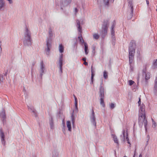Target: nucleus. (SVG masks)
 I'll use <instances>...</instances> for the list:
<instances>
[{
	"mask_svg": "<svg viewBox=\"0 0 157 157\" xmlns=\"http://www.w3.org/2000/svg\"><path fill=\"white\" fill-rule=\"evenodd\" d=\"M44 69H40V76L41 79H42V77L43 75V74L44 73Z\"/></svg>",
	"mask_w": 157,
	"mask_h": 157,
	"instance_id": "nucleus-29",
	"label": "nucleus"
},
{
	"mask_svg": "<svg viewBox=\"0 0 157 157\" xmlns=\"http://www.w3.org/2000/svg\"><path fill=\"white\" fill-rule=\"evenodd\" d=\"M84 49H88V46L87 44L85 42L84 43Z\"/></svg>",
	"mask_w": 157,
	"mask_h": 157,
	"instance_id": "nucleus-43",
	"label": "nucleus"
},
{
	"mask_svg": "<svg viewBox=\"0 0 157 157\" xmlns=\"http://www.w3.org/2000/svg\"><path fill=\"white\" fill-rule=\"evenodd\" d=\"M93 38L95 39H98L99 38V36L96 34H95L93 35Z\"/></svg>",
	"mask_w": 157,
	"mask_h": 157,
	"instance_id": "nucleus-34",
	"label": "nucleus"
},
{
	"mask_svg": "<svg viewBox=\"0 0 157 157\" xmlns=\"http://www.w3.org/2000/svg\"><path fill=\"white\" fill-rule=\"evenodd\" d=\"M94 75H93L92 74H91V83H90V84H93V79H94Z\"/></svg>",
	"mask_w": 157,
	"mask_h": 157,
	"instance_id": "nucleus-42",
	"label": "nucleus"
},
{
	"mask_svg": "<svg viewBox=\"0 0 157 157\" xmlns=\"http://www.w3.org/2000/svg\"><path fill=\"white\" fill-rule=\"evenodd\" d=\"M75 105L76 110L78 111V100L77 98H75Z\"/></svg>",
	"mask_w": 157,
	"mask_h": 157,
	"instance_id": "nucleus-28",
	"label": "nucleus"
},
{
	"mask_svg": "<svg viewBox=\"0 0 157 157\" xmlns=\"http://www.w3.org/2000/svg\"><path fill=\"white\" fill-rule=\"evenodd\" d=\"M96 48V47L94 46H92V52L94 54L95 53V49Z\"/></svg>",
	"mask_w": 157,
	"mask_h": 157,
	"instance_id": "nucleus-39",
	"label": "nucleus"
},
{
	"mask_svg": "<svg viewBox=\"0 0 157 157\" xmlns=\"http://www.w3.org/2000/svg\"><path fill=\"white\" fill-rule=\"evenodd\" d=\"M28 108L33 113L34 115H35V117H36L37 116V115L36 113V111L35 109H34V107L32 106L29 107V106H28Z\"/></svg>",
	"mask_w": 157,
	"mask_h": 157,
	"instance_id": "nucleus-17",
	"label": "nucleus"
},
{
	"mask_svg": "<svg viewBox=\"0 0 157 157\" xmlns=\"http://www.w3.org/2000/svg\"><path fill=\"white\" fill-rule=\"evenodd\" d=\"M128 82H129V84L130 86L132 85L134 83V82L132 80H129L128 81Z\"/></svg>",
	"mask_w": 157,
	"mask_h": 157,
	"instance_id": "nucleus-40",
	"label": "nucleus"
},
{
	"mask_svg": "<svg viewBox=\"0 0 157 157\" xmlns=\"http://www.w3.org/2000/svg\"><path fill=\"white\" fill-rule=\"evenodd\" d=\"M152 123H153V121H154V120H153V119H152Z\"/></svg>",
	"mask_w": 157,
	"mask_h": 157,
	"instance_id": "nucleus-63",
	"label": "nucleus"
},
{
	"mask_svg": "<svg viewBox=\"0 0 157 157\" xmlns=\"http://www.w3.org/2000/svg\"><path fill=\"white\" fill-rule=\"evenodd\" d=\"M0 116L2 118H6L5 110L3 109H2V112L0 113Z\"/></svg>",
	"mask_w": 157,
	"mask_h": 157,
	"instance_id": "nucleus-18",
	"label": "nucleus"
},
{
	"mask_svg": "<svg viewBox=\"0 0 157 157\" xmlns=\"http://www.w3.org/2000/svg\"><path fill=\"white\" fill-rule=\"evenodd\" d=\"M127 143H128L130 145H131L129 141L127 142Z\"/></svg>",
	"mask_w": 157,
	"mask_h": 157,
	"instance_id": "nucleus-61",
	"label": "nucleus"
},
{
	"mask_svg": "<svg viewBox=\"0 0 157 157\" xmlns=\"http://www.w3.org/2000/svg\"><path fill=\"white\" fill-rule=\"evenodd\" d=\"M136 149L135 150V151H134V155L133 157H135V155L136 154Z\"/></svg>",
	"mask_w": 157,
	"mask_h": 157,
	"instance_id": "nucleus-57",
	"label": "nucleus"
},
{
	"mask_svg": "<svg viewBox=\"0 0 157 157\" xmlns=\"http://www.w3.org/2000/svg\"><path fill=\"white\" fill-rule=\"evenodd\" d=\"M76 26L78 28V31H79V32L81 33L82 32V28L80 25V21L78 20H76Z\"/></svg>",
	"mask_w": 157,
	"mask_h": 157,
	"instance_id": "nucleus-16",
	"label": "nucleus"
},
{
	"mask_svg": "<svg viewBox=\"0 0 157 157\" xmlns=\"http://www.w3.org/2000/svg\"><path fill=\"white\" fill-rule=\"evenodd\" d=\"M125 130L124 129H123V130L122 131V134L123 135V139H124L123 140L124 141H125Z\"/></svg>",
	"mask_w": 157,
	"mask_h": 157,
	"instance_id": "nucleus-36",
	"label": "nucleus"
},
{
	"mask_svg": "<svg viewBox=\"0 0 157 157\" xmlns=\"http://www.w3.org/2000/svg\"><path fill=\"white\" fill-rule=\"evenodd\" d=\"M59 65V73L61 74L63 73L62 66L63 65V55L61 54L59 57V61L58 63Z\"/></svg>",
	"mask_w": 157,
	"mask_h": 157,
	"instance_id": "nucleus-7",
	"label": "nucleus"
},
{
	"mask_svg": "<svg viewBox=\"0 0 157 157\" xmlns=\"http://www.w3.org/2000/svg\"><path fill=\"white\" fill-rule=\"evenodd\" d=\"M0 137L1 138L2 144L5 146L6 143L5 140V135L2 128H0Z\"/></svg>",
	"mask_w": 157,
	"mask_h": 157,
	"instance_id": "nucleus-12",
	"label": "nucleus"
},
{
	"mask_svg": "<svg viewBox=\"0 0 157 157\" xmlns=\"http://www.w3.org/2000/svg\"><path fill=\"white\" fill-rule=\"evenodd\" d=\"M75 12L76 13H77L78 12V10L76 8H75Z\"/></svg>",
	"mask_w": 157,
	"mask_h": 157,
	"instance_id": "nucleus-55",
	"label": "nucleus"
},
{
	"mask_svg": "<svg viewBox=\"0 0 157 157\" xmlns=\"http://www.w3.org/2000/svg\"><path fill=\"white\" fill-rule=\"evenodd\" d=\"M71 0H61L60 2L61 9L63 10V7L67 6L71 2Z\"/></svg>",
	"mask_w": 157,
	"mask_h": 157,
	"instance_id": "nucleus-8",
	"label": "nucleus"
},
{
	"mask_svg": "<svg viewBox=\"0 0 157 157\" xmlns=\"http://www.w3.org/2000/svg\"><path fill=\"white\" fill-rule=\"evenodd\" d=\"M67 127L69 131L71 132V122L70 121H67Z\"/></svg>",
	"mask_w": 157,
	"mask_h": 157,
	"instance_id": "nucleus-21",
	"label": "nucleus"
},
{
	"mask_svg": "<svg viewBox=\"0 0 157 157\" xmlns=\"http://www.w3.org/2000/svg\"><path fill=\"white\" fill-rule=\"evenodd\" d=\"M153 67L154 68H157V59L154 62L153 64Z\"/></svg>",
	"mask_w": 157,
	"mask_h": 157,
	"instance_id": "nucleus-31",
	"label": "nucleus"
},
{
	"mask_svg": "<svg viewBox=\"0 0 157 157\" xmlns=\"http://www.w3.org/2000/svg\"><path fill=\"white\" fill-rule=\"evenodd\" d=\"M112 136L113 138V140L114 142L117 144H118V142L117 136L113 134H112Z\"/></svg>",
	"mask_w": 157,
	"mask_h": 157,
	"instance_id": "nucleus-22",
	"label": "nucleus"
},
{
	"mask_svg": "<svg viewBox=\"0 0 157 157\" xmlns=\"http://www.w3.org/2000/svg\"><path fill=\"white\" fill-rule=\"evenodd\" d=\"M133 62V60H132L131 62H130V61H129V64L130 65V68L131 70H133V67L132 66V64Z\"/></svg>",
	"mask_w": 157,
	"mask_h": 157,
	"instance_id": "nucleus-37",
	"label": "nucleus"
},
{
	"mask_svg": "<svg viewBox=\"0 0 157 157\" xmlns=\"http://www.w3.org/2000/svg\"><path fill=\"white\" fill-rule=\"evenodd\" d=\"M7 72H8V70H7V71L4 74V76H6L7 75Z\"/></svg>",
	"mask_w": 157,
	"mask_h": 157,
	"instance_id": "nucleus-54",
	"label": "nucleus"
},
{
	"mask_svg": "<svg viewBox=\"0 0 157 157\" xmlns=\"http://www.w3.org/2000/svg\"><path fill=\"white\" fill-rule=\"evenodd\" d=\"M110 0H103V2L105 6L107 7L109 6V2Z\"/></svg>",
	"mask_w": 157,
	"mask_h": 157,
	"instance_id": "nucleus-24",
	"label": "nucleus"
},
{
	"mask_svg": "<svg viewBox=\"0 0 157 157\" xmlns=\"http://www.w3.org/2000/svg\"><path fill=\"white\" fill-rule=\"evenodd\" d=\"M62 124H63V128H65V124L63 121Z\"/></svg>",
	"mask_w": 157,
	"mask_h": 157,
	"instance_id": "nucleus-50",
	"label": "nucleus"
},
{
	"mask_svg": "<svg viewBox=\"0 0 157 157\" xmlns=\"http://www.w3.org/2000/svg\"><path fill=\"white\" fill-rule=\"evenodd\" d=\"M115 32L114 29H111V35L112 36V38L113 40H115V36H114Z\"/></svg>",
	"mask_w": 157,
	"mask_h": 157,
	"instance_id": "nucleus-25",
	"label": "nucleus"
},
{
	"mask_svg": "<svg viewBox=\"0 0 157 157\" xmlns=\"http://www.w3.org/2000/svg\"><path fill=\"white\" fill-rule=\"evenodd\" d=\"M148 140H149V139H148V140L147 141V145L148 144Z\"/></svg>",
	"mask_w": 157,
	"mask_h": 157,
	"instance_id": "nucleus-64",
	"label": "nucleus"
},
{
	"mask_svg": "<svg viewBox=\"0 0 157 157\" xmlns=\"http://www.w3.org/2000/svg\"><path fill=\"white\" fill-rule=\"evenodd\" d=\"M24 35V38L23 44L25 46H29L31 45L32 41L31 37V33L26 26L25 28Z\"/></svg>",
	"mask_w": 157,
	"mask_h": 157,
	"instance_id": "nucleus-1",
	"label": "nucleus"
},
{
	"mask_svg": "<svg viewBox=\"0 0 157 157\" xmlns=\"http://www.w3.org/2000/svg\"><path fill=\"white\" fill-rule=\"evenodd\" d=\"M5 6V3L4 0H0V10H3Z\"/></svg>",
	"mask_w": 157,
	"mask_h": 157,
	"instance_id": "nucleus-19",
	"label": "nucleus"
},
{
	"mask_svg": "<svg viewBox=\"0 0 157 157\" xmlns=\"http://www.w3.org/2000/svg\"><path fill=\"white\" fill-rule=\"evenodd\" d=\"M142 155L141 154H140L139 155V157H142Z\"/></svg>",
	"mask_w": 157,
	"mask_h": 157,
	"instance_id": "nucleus-60",
	"label": "nucleus"
},
{
	"mask_svg": "<svg viewBox=\"0 0 157 157\" xmlns=\"http://www.w3.org/2000/svg\"><path fill=\"white\" fill-rule=\"evenodd\" d=\"M40 69H45L44 65L43 62V61H41V62H40Z\"/></svg>",
	"mask_w": 157,
	"mask_h": 157,
	"instance_id": "nucleus-32",
	"label": "nucleus"
},
{
	"mask_svg": "<svg viewBox=\"0 0 157 157\" xmlns=\"http://www.w3.org/2000/svg\"><path fill=\"white\" fill-rule=\"evenodd\" d=\"M52 154V157H57L58 156V153L56 151H54Z\"/></svg>",
	"mask_w": 157,
	"mask_h": 157,
	"instance_id": "nucleus-30",
	"label": "nucleus"
},
{
	"mask_svg": "<svg viewBox=\"0 0 157 157\" xmlns=\"http://www.w3.org/2000/svg\"><path fill=\"white\" fill-rule=\"evenodd\" d=\"M126 141H127V142L129 141V139L128 137V134L127 132L126 133Z\"/></svg>",
	"mask_w": 157,
	"mask_h": 157,
	"instance_id": "nucleus-47",
	"label": "nucleus"
},
{
	"mask_svg": "<svg viewBox=\"0 0 157 157\" xmlns=\"http://www.w3.org/2000/svg\"><path fill=\"white\" fill-rule=\"evenodd\" d=\"M103 84L102 81H101L99 88V96L100 98V104L104 107L105 105L104 103V99L105 97L104 88L102 86Z\"/></svg>",
	"mask_w": 157,
	"mask_h": 157,
	"instance_id": "nucleus-4",
	"label": "nucleus"
},
{
	"mask_svg": "<svg viewBox=\"0 0 157 157\" xmlns=\"http://www.w3.org/2000/svg\"><path fill=\"white\" fill-rule=\"evenodd\" d=\"M73 96H74V97L75 98H75H77L76 97V96H75V95L74 94L73 95Z\"/></svg>",
	"mask_w": 157,
	"mask_h": 157,
	"instance_id": "nucleus-58",
	"label": "nucleus"
},
{
	"mask_svg": "<svg viewBox=\"0 0 157 157\" xmlns=\"http://www.w3.org/2000/svg\"><path fill=\"white\" fill-rule=\"evenodd\" d=\"M82 60L84 61H85L86 60V58L85 57L83 58Z\"/></svg>",
	"mask_w": 157,
	"mask_h": 157,
	"instance_id": "nucleus-53",
	"label": "nucleus"
},
{
	"mask_svg": "<svg viewBox=\"0 0 157 157\" xmlns=\"http://www.w3.org/2000/svg\"><path fill=\"white\" fill-rule=\"evenodd\" d=\"M152 126L154 128H155L156 126V123L155 121H153V123H152Z\"/></svg>",
	"mask_w": 157,
	"mask_h": 157,
	"instance_id": "nucleus-45",
	"label": "nucleus"
},
{
	"mask_svg": "<svg viewBox=\"0 0 157 157\" xmlns=\"http://www.w3.org/2000/svg\"><path fill=\"white\" fill-rule=\"evenodd\" d=\"M4 78L3 75H1L0 76V83L1 84L2 82H3Z\"/></svg>",
	"mask_w": 157,
	"mask_h": 157,
	"instance_id": "nucleus-35",
	"label": "nucleus"
},
{
	"mask_svg": "<svg viewBox=\"0 0 157 157\" xmlns=\"http://www.w3.org/2000/svg\"><path fill=\"white\" fill-rule=\"evenodd\" d=\"M59 50L60 53L63 52L64 47L61 44H60L59 46Z\"/></svg>",
	"mask_w": 157,
	"mask_h": 157,
	"instance_id": "nucleus-23",
	"label": "nucleus"
},
{
	"mask_svg": "<svg viewBox=\"0 0 157 157\" xmlns=\"http://www.w3.org/2000/svg\"><path fill=\"white\" fill-rule=\"evenodd\" d=\"M65 128H63V127L62 128V131L64 134H65Z\"/></svg>",
	"mask_w": 157,
	"mask_h": 157,
	"instance_id": "nucleus-51",
	"label": "nucleus"
},
{
	"mask_svg": "<svg viewBox=\"0 0 157 157\" xmlns=\"http://www.w3.org/2000/svg\"><path fill=\"white\" fill-rule=\"evenodd\" d=\"M115 21H113V24L112 25V26H111V29H114V27H115Z\"/></svg>",
	"mask_w": 157,
	"mask_h": 157,
	"instance_id": "nucleus-41",
	"label": "nucleus"
},
{
	"mask_svg": "<svg viewBox=\"0 0 157 157\" xmlns=\"http://www.w3.org/2000/svg\"><path fill=\"white\" fill-rule=\"evenodd\" d=\"M139 125L140 127H142L143 124H144L146 131H147V120L146 118V116L139 117L138 119Z\"/></svg>",
	"mask_w": 157,
	"mask_h": 157,
	"instance_id": "nucleus-5",
	"label": "nucleus"
},
{
	"mask_svg": "<svg viewBox=\"0 0 157 157\" xmlns=\"http://www.w3.org/2000/svg\"><path fill=\"white\" fill-rule=\"evenodd\" d=\"M110 108L111 109H113L115 107V105L113 103H111L109 105Z\"/></svg>",
	"mask_w": 157,
	"mask_h": 157,
	"instance_id": "nucleus-38",
	"label": "nucleus"
},
{
	"mask_svg": "<svg viewBox=\"0 0 157 157\" xmlns=\"http://www.w3.org/2000/svg\"><path fill=\"white\" fill-rule=\"evenodd\" d=\"M84 64L85 65L87 66L88 65V63L86 61H84Z\"/></svg>",
	"mask_w": 157,
	"mask_h": 157,
	"instance_id": "nucleus-52",
	"label": "nucleus"
},
{
	"mask_svg": "<svg viewBox=\"0 0 157 157\" xmlns=\"http://www.w3.org/2000/svg\"><path fill=\"white\" fill-rule=\"evenodd\" d=\"M128 10L131 11L130 13L127 16L128 19H130L133 16V6L132 5V0H128Z\"/></svg>",
	"mask_w": 157,
	"mask_h": 157,
	"instance_id": "nucleus-6",
	"label": "nucleus"
},
{
	"mask_svg": "<svg viewBox=\"0 0 157 157\" xmlns=\"http://www.w3.org/2000/svg\"><path fill=\"white\" fill-rule=\"evenodd\" d=\"M49 124L51 128L53 129L54 128V124L52 118L51 117L49 119Z\"/></svg>",
	"mask_w": 157,
	"mask_h": 157,
	"instance_id": "nucleus-20",
	"label": "nucleus"
},
{
	"mask_svg": "<svg viewBox=\"0 0 157 157\" xmlns=\"http://www.w3.org/2000/svg\"><path fill=\"white\" fill-rule=\"evenodd\" d=\"M71 121L72 123V124L74 125L75 122V118L74 117V112L72 113L71 114Z\"/></svg>",
	"mask_w": 157,
	"mask_h": 157,
	"instance_id": "nucleus-26",
	"label": "nucleus"
},
{
	"mask_svg": "<svg viewBox=\"0 0 157 157\" xmlns=\"http://www.w3.org/2000/svg\"><path fill=\"white\" fill-rule=\"evenodd\" d=\"M145 105L142 104L140 105V107L139 112V116H146L145 112Z\"/></svg>",
	"mask_w": 157,
	"mask_h": 157,
	"instance_id": "nucleus-10",
	"label": "nucleus"
},
{
	"mask_svg": "<svg viewBox=\"0 0 157 157\" xmlns=\"http://www.w3.org/2000/svg\"><path fill=\"white\" fill-rule=\"evenodd\" d=\"M136 46L135 42L134 40L131 41L128 47L129 61L130 62H131L132 60H134Z\"/></svg>",
	"mask_w": 157,
	"mask_h": 157,
	"instance_id": "nucleus-2",
	"label": "nucleus"
},
{
	"mask_svg": "<svg viewBox=\"0 0 157 157\" xmlns=\"http://www.w3.org/2000/svg\"><path fill=\"white\" fill-rule=\"evenodd\" d=\"M154 92L155 95H157V76L156 77L154 87Z\"/></svg>",
	"mask_w": 157,
	"mask_h": 157,
	"instance_id": "nucleus-15",
	"label": "nucleus"
},
{
	"mask_svg": "<svg viewBox=\"0 0 157 157\" xmlns=\"http://www.w3.org/2000/svg\"><path fill=\"white\" fill-rule=\"evenodd\" d=\"M51 42H49L46 41V46L47 48L45 49V51L46 54L47 55H49V52L50 51V48L51 47Z\"/></svg>",
	"mask_w": 157,
	"mask_h": 157,
	"instance_id": "nucleus-14",
	"label": "nucleus"
},
{
	"mask_svg": "<svg viewBox=\"0 0 157 157\" xmlns=\"http://www.w3.org/2000/svg\"><path fill=\"white\" fill-rule=\"evenodd\" d=\"M84 50L86 54L87 55L89 52L88 49H84Z\"/></svg>",
	"mask_w": 157,
	"mask_h": 157,
	"instance_id": "nucleus-48",
	"label": "nucleus"
},
{
	"mask_svg": "<svg viewBox=\"0 0 157 157\" xmlns=\"http://www.w3.org/2000/svg\"><path fill=\"white\" fill-rule=\"evenodd\" d=\"M138 104L139 106H140V105L141 104V99L140 98H139V100L138 101Z\"/></svg>",
	"mask_w": 157,
	"mask_h": 157,
	"instance_id": "nucleus-49",
	"label": "nucleus"
},
{
	"mask_svg": "<svg viewBox=\"0 0 157 157\" xmlns=\"http://www.w3.org/2000/svg\"><path fill=\"white\" fill-rule=\"evenodd\" d=\"M48 37L47 38L46 41L52 42V38L53 36V33L52 32V29L51 27H50L48 29Z\"/></svg>",
	"mask_w": 157,
	"mask_h": 157,
	"instance_id": "nucleus-13",
	"label": "nucleus"
},
{
	"mask_svg": "<svg viewBox=\"0 0 157 157\" xmlns=\"http://www.w3.org/2000/svg\"><path fill=\"white\" fill-rule=\"evenodd\" d=\"M146 67H145L143 70V75H145V81L144 82H143V84L144 85H147V80L150 78V75L149 73H146Z\"/></svg>",
	"mask_w": 157,
	"mask_h": 157,
	"instance_id": "nucleus-9",
	"label": "nucleus"
},
{
	"mask_svg": "<svg viewBox=\"0 0 157 157\" xmlns=\"http://www.w3.org/2000/svg\"><path fill=\"white\" fill-rule=\"evenodd\" d=\"M35 63L34 62H33L32 63V65H33V67L34 66V65H35Z\"/></svg>",
	"mask_w": 157,
	"mask_h": 157,
	"instance_id": "nucleus-59",
	"label": "nucleus"
},
{
	"mask_svg": "<svg viewBox=\"0 0 157 157\" xmlns=\"http://www.w3.org/2000/svg\"><path fill=\"white\" fill-rule=\"evenodd\" d=\"M97 2H98V4H100V3H99V0H98Z\"/></svg>",
	"mask_w": 157,
	"mask_h": 157,
	"instance_id": "nucleus-62",
	"label": "nucleus"
},
{
	"mask_svg": "<svg viewBox=\"0 0 157 157\" xmlns=\"http://www.w3.org/2000/svg\"><path fill=\"white\" fill-rule=\"evenodd\" d=\"M146 1L147 4L148 5L149 3L148 0H146Z\"/></svg>",
	"mask_w": 157,
	"mask_h": 157,
	"instance_id": "nucleus-56",
	"label": "nucleus"
},
{
	"mask_svg": "<svg viewBox=\"0 0 157 157\" xmlns=\"http://www.w3.org/2000/svg\"><path fill=\"white\" fill-rule=\"evenodd\" d=\"M108 73L105 71L103 72V77L105 79H106L108 77Z\"/></svg>",
	"mask_w": 157,
	"mask_h": 157,
	"instance_id": "nucleus-33",
	"label": "nucleus"
},
{
	"mask_svg": "<svg viewBox=\"0 0 157 157\" xmlns=\"http://www.w3.org/2000/svg\"><path fill=\"white\" fill-rule=\"evenodd\" d=\"M78 38L79 39V41L82 43L84 44L85 43L81 35L80 36H78Z\"/></svg>",
	"mask_w": 157,
	"mask_h": 157,
	"instance_id": "nucleus-27",
	"label": "nucleus"
},
{
	"mask_svg": "<svg viewBox=\"0 0 157 157\" xmlns=\"http://www.w3.org/2000/svg\"><path fill=\"white\" fill-rule=\"evenodd\" d=\"M109 25L108 21L104 20L102 27V30L100 31V33L101 37L104 38L107 35L108 26Z\"/></svg>",
	"mask_w": 157,
	"mask_h": 157,
	"instance_id": "nucleus-3",
	"label": "nucleus"
},
{
	"mask_svg": "<svg viewBox=\"0 0 157 157\" xmlns=\"http://www.w3.org/2000/svg\"><path fill=\"white\" fill-rule=\"evenodd\" d=\"M6 118H2V121L3 125H4L6 123Z\"/></svg>",
	"mask_w": 157,
	"mask_h": 157,
	"instance_id": "nucleus-44",
	"label": "nucleus"
},
{
	"mask_svg": "<svg viewBox=\"0 0 157 157\" xmlns=\"http://www.w3.org/2000/svg\"><path fill=\"white\" fill-rule=\"evenodd\" d=\"M91 74L93 75H94V73L95 72V71L93 69V66L92 65L91 67Z\"/></svg>",
	"mask_w": 157,
	"mask_h": 157,
	"instance_id": "nucleus-46",
	"label": "nucleus"
},
{
	"mask_svg": "<svg viewBox=\"0 0 157 157\" xmlns=\"http://www.w3.org/2000/svg\"><path fill=\"white\" fill-rule=\"evenodd\" d=\"M90 119L91 123L96 128V118L95 117V114L93 109L92 110L91 115L90 116Z\"/></svg>",
	"mask_w": 157,
	"mask_h": 157,
	"instance_id": "nucleus-11",
	"label": "nucleus"
}]
</instances>
